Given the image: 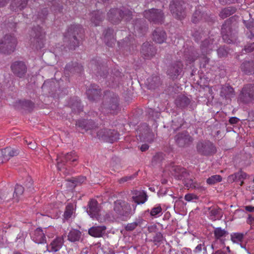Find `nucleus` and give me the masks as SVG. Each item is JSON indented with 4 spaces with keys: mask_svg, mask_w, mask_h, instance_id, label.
<instances>
[{
    "mask_svg": "<svg viewBox=\"0 0 254 254\" xmlns=\"http://www.w3.org/2000/svg\"><path fill=\"white\" fill-rule=\"evenodd\" d=\"M105 101L100 108V111L105 114H115L119 109L118 96L113 93L106 92L104 96Z\"/></svg>",
    "mask_w": 254,
    "mask_h": 254,
    "instance_id": "obj_1",
    "label": "nucleus"
},
{
    "mask_svg": "<svg viewBox=\"0 0 254 254\" xmlns=\"http://www.w3.org/2000/svg\"><path fill=\"white\" fill-rule=\"evenodd\" d=\"M83 29L79 24H72L67 29L64 35V42L68 43V46L70 49H75L79 46V40L76 35L81 34Z\"/></svg>",
    "mask_w": 254,
    "mask_h": 254,
    "instance_id": "obj_2",
    "label": "nucleus"
},
{
    "mask_svg": "<svg viewBox=\"0 0 254 254\" xmlns=\"http://www.w3.org/2000/svg\"><path fill=\"white\" fill-rule=\"evenodd\" d=\"M30 36L31 46L33 49L40 50L44 47L46 33L41 27L39 25L34 27Z\"/></svg>",
    "mask_w": 254,
    "mask_h": 254,
    "instance_id": "obj_3",
    "label": "nucleus"
},
{
    "mask_svg": "<svg viewBox=\"0 0 254 254\" xmlns=\"http://www.w3.org/2000/svg\"><path fill=\"white\" fill-rule=\"evenodd\" d=\"M109 20L113 24L118 23L123 19L127 21L131 18L132 12L128 9H111L108 13Z\"/></svg>",
    "mask_w": 254,
    "mask_h": 254,
    "instance_id": "obj_4",
    "label": "nucleus"
},
{
    "mask_svg": "<svg viewBox=\"0 0 254 254\" xmlns=\"http://www.w3.org/2000/svg\"><path fill=\"white\" fill-rule=\"evenodd\" d=\"M17 45V40L13 35H5L0 40V52L4 54L13 53Z\"/></svg>",
    "mask_w": 254,
    "mask_h": 254,
    "instance_id": "obj_5",
    "label": "nucleus"
},
{
    "mask_svg": "<svg viewBox=\"0 0 254 254\" xmlns=\"http://www.w3.org/2000/svg\"><path fill=\"white\" fill-rule=\"evenodd\" d=\"M114 211L117 217L126 220L129 215L131 207L129 203L122 200H117L114 202Z\"/></svg>",
    "mask_w": 254,
    "mask_h": 254,
    "instance_id": "obj_6",
    "label": "nucleus"
},
{
    "mask_svg": "<svg viewBox=\"0 0 254 254\" xmlns=\"http://www.w3.org/2000/svg\"><path fill=\"white\" fill-rule=\"evenodd\" d=\"M197 152L201 155L210 156L215 154L217 149L215 145L209 140L199 141L196 145Z\"/></svg>",
    "mask_w": 254,
    "mask_h": 254,
    "instance_id": "obj_7",
    "label": "nucleus"
},
{
    "mask_svg": "<svg viewBox=\"0 0 254 254\" xmlns=\"http://www.w3.org/2000/svg\"><path fill=\"white\" fill-rule=\"evenodd\" d=\"M254 100V84L244 86L238 97L239 102L247 104Z\"/></svg>",
    "mask_w": 254,
    "mask_h": 254,
    "instance_id": "obj_8",
    "label": "nucleus"
},
{
    "mask_svg": "<svg viewBox=\"0 0 254 254\" xmlns=\"http://www.w3.org/2000/svg\"><path fill=\"white\" fill-rule=\"evenodd\" d=\"M185 4L183 0H173L170 4V9L173 15L180 20L186 16L185 9L183 6Z\"/></svg>",
    "mask_w": 254,
    "mask_h": 254,
    "instance_id": "obj_9",
    "label": "nucleus"
},
{
    "mask_svg": "<svg viewBox=\"0 0 254 254\" xmlns=\"http://www.w3.org/2000/svg\"><path fill=\"white\" fill-rule=\"evenodd\" d=\"M144 17L150 22L155 24H162L164 21V14L162 10L151 8L144 12Z\"/></svg>",
    "mask_w": 254,
    "mask_h": 254,
    "instance_id": "obj_10",
    "label": "nucleus"
},
{
    "mask_svg": "<svg viewBox=\"0 0 254 254\" xmlns=\"http://www.w3.org/2000/svg\"><path fill=\"white\" fill-rule=\"evenodd\" d=\"M217 41L218 39H216V38H211L209 37L202 42L200 46V49L202 55L204 56L203 58L205 64L208 63L209 62V59L205 56L209 54L213 49L217 47Z\"/></svg>",
    "mask_w": 254,
    "mask_h": 254,
    "instance_id": "obj_11",
    "label": "nucleus"
},
{
    "mask_svg": "<svg viewBox=\"0 0 254 254\" xmlns=\"http://www.w3.org/2000/svg\"><path fill=\"white\" fill-rule=\"evenodd\" d=\"M97 134L99 139L110 143L119 138V133L114 129H102L97 132Z\"/></svg>",
    "mask_w": 254,
    "mask_h": 254,
    "instance_id": "obj_12",
    "label": "nucleus"
},
{
    "mask_svg": "<svg viewBox=\"0 0 254 254\" xmlns=\"http://www.w3.org/2000/svg\"><path fill=\"white\" fill-rule=\"evenodd\" d=\"M78 158V157L74 151L67 153L63 156H58L57 167L59 169H61L65 162H69L72 165H75Z\"/></svg>",
    "mask_w": 254,
    "mask_h": 254,
    "instance_id": "obj_13",
    "label": "nucleus"
},
{
    "mask_svg": "<svg viewBox=\"0 0 254 254\" xmlns=\"http://www.w3.org/2000/svg\"><path fill=\"white\" fill-rule=\"evenodd\" d=\"M231 29V21L229 20L225 21L222 26L221 34L224 42L228 44L233 43L235 40Z\"/></svg>",
    "mask_w": 254,
    "mask_h": 254,
    "instance_id": "obj_14",
    "label": "nucleus"
},
{
    "mask_svg": "<svg viewBox=\"0 0 254 254\" xmlns=\"http://www.w3.org/2000/svg\"><path fill=\"white\" fill-rule=\"evenodd\" d=\"M12 72L17 76L23 77L27 72V66L22 61H15L11 65Z\"/></svg>",
    "mask_w": 254,
    "mask_h": 254,
    "instance_id": "obj_15",
    "label": "nucleus"
},
{
    "mask_svg": "<svg viewBox=\"0 0 254 254\" xmlns=\"http://www.w3.org/2000/svg\"><path fill=\"white\" fill-rule=\"evenodd\" d=\"M175 140L177 144L180 147H184L190 144L193 138L190 135L187 131H183L178 133L175 136Z\"/></svg>",
    "mask_w": 254,
    "mask_h": 254,
    "instance_id": "obj_16",
    "label": "nucleus"
},
{
    "mask_svg": "<svg viewBox=\"0 0 254 254\" xmlns=\"http://www.w3.org/2000/svg\"><path fill=\"white\" fill-rule=\"evenodd\" d=\"M183 64L181 61H177L169 66L168 74L173 79H176L182 71Z\"/></svg>",
    "mask_w": 254,
    "mask_h": 254,
    "instance_id": "obj_17",
    "label": "nucleus"
},
{
    "mask_svg": "<svg viewBox=\"0 0 254 254\" xmlns=\"http://www.w3.org/2000/svg\"><path fill=\"white\" fill-rule=\"evenodd\" d=\"M87 213L92 218L99 220V214L100 208L97 201L95 199H91L88 202Z\"/></svg>",
    "mask_w": 254,
    "mask_h": 254,
    "instance_id": "obj_18",
    "label": "nucleus"
},
{
    "mask_svg": "<svg viewBox=\"0 0 254 254\" xmlns=\"http://www.w3.org/2000/svg\"><path fill=\"white\" fill-rule=\"evenodd\" d=\"M64 244L63 237H57L51 243L47 246V251L50 253H56L59 251Z\"/></svg>",
    "mask_w": 254,
    "mask_h": 254,
    "instance_id": "obj_19",
    "label": "nucleus"
},
{
    "mask_svg": "<svg viewBox=\"0 0 254 254\" xmlns=\"http://www.w3.org/2000/svg\"><path fill=\"white\" fill-rule=\"evenodd\" d=\"M31 237L32 240L36 243L43 244L46 242L45 234L40 228H38L35 230L32 233Z\"/></svg>",
    "mask_w": 254,
    "mask_h": 254,
    "instance_id": "obj_20",
    "label": "nucleus"
},
{
    "mask_svg": "<svg viewBox=\"0 0 254 254\" xmlns=\"http://www.w3.org/2000/svg\"><path fill=\"white\" fill-rule=\"evenodd\" d=\"M141 53L144 56L145 58L150 59L155 56L156 50L152 45L147 42L143 44Z\"/></svg>",
    "mask_w": 254,
    "mask_h": 254,
    "instance_id": "obj_21",
    "label": "nucleus"
},
{
    "mask_svg": "<svg viewBox=\"0 0 254 254\" xmlns=\"http://www.w3.org/2000/svg\"><path fill=\"white\" fill-rule=\"evenodd\" d=\"M18 154V152L17 150L11 147H6L0 151V155H1L3 163L8 161L10 157L16 156Z\"/></svg>",
    "mask_w": 254,
    "mask_h": 254,
    "instance_id": "obj_22",
    "label": "nucleus"
},
{
    "mask_svg": "<svg viewBox=\"0 0 254 254\" xmlns=\"http://www.w3.org/2000/svg\"><path fill=\"white\" fill-rule=\"evenodd\" d=\"M101 89L96 84H91L86 91V94L90 100H95L100 95Z\"/></svg>",
    "mask_w": 254,
    "mask_h": 254,
    "instance_id": "obj_23",
    "label": "nucleus"
},
{
    "mask_svg": "<svg viewBox=\"0 0 254 254\" xmlns=\"http://www.w3.org/2000/svg\"><path fill=\"white\" fill-rule=\"evenodd\" d=\"M166 38V32L161 28H156L153 33V40L157 43H163Z\"/></svg>",
    "mask_w": 254,
    "mask_h": 254,
    "instance_id": "obj_24",
    "label": "nucleus"
},
{
    "mask_svg": "<svg viewBox=\"0 0 254 254\" xmlns=\"http://www.w3.org/2000/svg\"><path fill=\"white\" fill-rule=\"evenodd\" d=\"M106 230L105 226H93L88 230V234L94 237H101L105 234Z\"/></svg>",
    "mask_w": 254,
    "mask_h": 254,
    "instance_id": "obj_25",
    "label": "nucleus"
},
{
    "mask_svg": "<svg viewBox=\"0 0 254 254\" xmlns=\"http://www.w3.org/2000/svg\"><path fill=\"white\" fill-rule=\"evenodd\" d=\"M132 198L135 203L139 204L144 203L147 200V196L143 191L134 190Z\"/></svg>",
    "mask_w": 254,
    "mask_h": 254,
    "instance_id": "obj_26",
    "label": "nucleus"
},
{
    "mask_svg": "<svg viewBox=\"0 0 254 254\" xmlns=\"http://www.w3.org/2000/svg\"><path fill=\"white\" fill-rule=\"evenodd\" d=\"M220 95L221 97L225 99H230L234 97L235 91L233 87L229 85H224L222 86Z\"/></svg>",
    "mask_w": 254,
    "mask_h": 254,
    "instance_id": "obj_27",
    "label": "nucleus"
},
{
    "mask_svg": "<svg viewBox=\"0 0 254 254\" xmlns=\"http://www.w3.org/2000/svg\"><path fill=\"white\" fill-rule=\"evenodd\" d=\"M28 0H12L10 9L13 11H19L24 9L27 5Z\"/></svg>",
    "mask_w": 254,
    "mask_h": 254,
    "instance_id": "obj_28",
    "label": "nucleus"
},
{
    "mask_svg": "<svg viewBox=\"0 0 254 254\" xmlns=\"http://www.w3.org/2000/svg\"><path fill=\"white\" fill-rule=\"evenodd\" d=\"M143 21V20L141 19L136 20L133 26L135 35L138 34V36H141L147 31V27L144 24Z\"/></svg>",
    "mask_w": 254,
    "mask_h": 254,
    "instance_id": "obj_29",
    "label": "nucleus"
},
{
    "mask_svg": "<svg viewBox=\"0 0 254 254\" xmlns=\"http://www.w3.org/2000/svg\"><path fill=\"white\" fill-rule=\"evenodd\" d=\"M213 233L215 240H219L222 244H224V238L228 234V232L221 227H217L214 229Z\"/></svg>",
    "mask_w": 254,
    "mask_h": 254,
    "instance_id": "obj_30",
    "label": "nucleus"
},
{
    "mask_svg": "<svg viewBox=\"0 0 254 254\" xmlns=\"http://www.w3.org/2000/svg\"><path fill=\"white\" fill-rule=\"evenodd\" d=\"M95 123L92 120H80L76 122V126L85 130L93 129Z\"/></svg>",
    "mask_w": 254,
    "mask_h": 254,
    "instance_id": "obj_31",
    "label": "nucleus"
},
{
    "mask_svg": "<svg viewBox=\"0 0 254 254\" xmlns=\"http://www.w3.org/2000/svg\"><path fill=\"white\" fill-rule=\"evenodd\" d=\"M240 68L246 74H254V62H244L241 65Z\"/></svg>",
    "mask_w": 254,
    "mask_h": 254,
    "instance_id": "obj_32",
    "label": "nucleus"
},
{
    "mask_svg": "<svg viewBox=\"0 0 254 254\" xmlns=\"http://www.w3.org/2000/svg\"><path fill=\"white\" fill-rule=\"evenodd\" d=\"M105 42L109 47H112L116 42L114 37V30L112 29L108 28L106 30L104 36Z\"/></svg>",
    "mask_w": 254,
    "mask_h": 254,
    "instance_id": "obj_33",
    "label": "nucleus"
},
{
    "mask_svg": "<svg viewBox=\"0 0 254 254\" xmlns=\"http://www.w3.org/2000/svg\"><path fill=\"white\" fill-rule=\"evenodd\" d=\"M174 172L173 175L178 180H182L185 179L188 175L186 169L180 166H176L173 168Z\"/></svg>",
    "mask_w": 254,
    "mask_h": 254,
    "instance_id": "obj_34",
    "label": "nucleus"
},
{
    "mask_svg": "<svg viewBox=\"0 0 254 254\" xmlns=\"http://www.w3.org/2000/svg\"><path fill=\"white\" fill-rule=\"evenodd\" d=\"M145 221L141 217L135 219L133 222L129 223L125 226V229L127 231H132L134 230L137 227H141Z\"/></svg>",
    "mask_w": 254,
    "mask_h": 254,
    "instance_id": "obj_35",
    "label": "nucleus"
},
{
    "mask_svg": "<svg viewBox=\"0 0 254 254\" xmlns=\"http://www.w3.org/2000/svg\"><path fill=\"white\" fill-rule=\"evenodd\" d=\"M81 237V232L77 229L71 230L67 235V240L71 242L79 241Z\"/></svg>",
    "mask_w": 254,
    "mask_h": 254,
    "instance_id": "obj_36",
    "label": "nucleus"
},
{
    "mask_svg": "<svg viewBox=\"0 0 254 254\" xmlns=\"http://www.w3.org/2000/svg\"><path fill=\"white\" fill-rule=\"evenodd\" d=\"M247 175L246 173L244 172L242 170L230 175L228 177V181L230 182H236L238 181H241L244 180L247 178Z\"/></svg>",
    "mask_w": 254,
    "mask_h": 254,
    "instance_id": "obj_37",
    "label": "nucleus"
},
{
    "mask_svg": "<svg viewBox=\"0 0 254 254\" xmlns=\"http://www.w3.org/2000/svg\"><path fill=\"white\" fill-rule=\"evenodd\" d=\"M177 106L180 108H184L188 106L190 103L189 98L184 95H180L175 100Z\"/></svg>",
    "mask_w": 254,
    "mask_h": 254,
    "instance_id": "obj_38",
    "label": "nucleus"
},
{
    "mask_svg": "<svg viewBox=\"0 0 254 254\" xmlns=\"http://www.w3.org/2000/svg\"><path fill=\"white\" fill-rule=\"evenodd\" d=\"M209 218L212 221L220 220L222 216L221 209L217 208H213L209 211Z\"/></svg>",
    "mask_w": 254,
    "mask_h": 254,
    "instance_id": "obj_39",
    "label": "nucleus"
},
{
    "mask_svg": "<svg viewBox=\"0 0 254 254\" xmlns=\"http://www.w3.org/2000/svg\"><path fill=\"white\" fill-rule=\"evenodd\" d=\"M103 18V13L100 10L95 11L91 13V20L95 26L99 25L100 22L102 21Z\"/></svg>",
    "mask_w": 254,
    "mask_h": 254,
    "instance_id": "obj_40",
    "label": "nucleus"
},
{
    "mask_svg": "<svg viewBox=\"0 0 254 254\" xmlns=\"http://www.w3.org/2000/svg\"><path fill=\"white\" fill-rule=\"evenodd\" d=\"M236 11V8L235 7L229 6L225 7L220 11L219 16L222 19H225L234 14Z\"/></svg>",
    "mask_w": 254,
    "mask_h": 254,
    "instance_id": "obj_41",
    "label": "nucleus"
},
{
    "mask_svg": "<svg viewBox=\"0 0 254 254\" xmlns=\"http://www.w3.org/2000/svg\"><path fill=\"white\" fill-rule=\"evenodd\" d=\"M72 110L76 113H79L82 111V106H81L80 101L77 98L72 99V101L69 103Z\"/></svg>",
    "mask_w": 254,
    "mask_h": 254,
    "instance_id": "obj_42",
    "label": "nucleus"
},
{
    "mask_svg": "<svg viewBox=\"0 0 254 254\" xmlns=\"http://www.w3.org/2000/svg\"><path fill=\"white\" fill-rule=\"evenodd\" d=\"M24 188L21 185H16L15 187L13 193V199L15 201L18 202L20 199L21 196L24 192Z\"/></svg>",
    "mask_w": 254,
    "mask_h": 254,
    "instance_id": "obj_43",
    "label": "nucleus"
},
{
    "mask_svg": "<svg viewBox=\"0 0 254 254\" xmlns=\"http://www.w3.org/2000/svg\"><path fill=\"white\" fill-rule=\"evenodd\" d=\"M75 211L74 205L72 203H69L67 204L65 207V211L64 214V219L67 220L70 218L72 215Z\"/></svg>",
    "mask_w": 254,
    "mask_h": 254,
    "instance_id": "obj_44",
    "label": "nucleus"
},
{
    "mask_svg": "<svg viewBox=\"0 0 254 254\" xmlns=\"http://www.w3.org/2000/svg\"><path fill=\"white\" fill-rule=\"evenodd\" d=\"M147 82L149 89H155V87H158L160 84V78L158 76H154L152 78H148Z\"/></svg>",
    "mask_w": 254,
    "mask_h": 254,
    "instance_id": "obj_45",
    "label": "nucleus"
},
{
    "mask_svg": "<svg viewBox=\"0 0 254 254\" xmlns=\"http://www.w3.org/2000/svg\"><path fill=\"white\" fill-rule=\"evenodd\" d=\"M185 59L189 64L194 62L198 57V54L195 52H189L188 54H185L184 55Z\"/></svg>",
    "mask_w": 254,
    "mask_h": 254,
    "instance_id": "obj_46",
    "label": "nucleus"
},
{
    "mask_svg": "<svg viewBox=\"0 0 254 254\" xmlns=\"http://www.w3.org/2000/svg\"><path fill=\"white\" fill-rule=\"evenodd\" d=\"M206 14L204 13H202L200 11L196 10L192 15L191 21L194 23H196L203 18L205 19Z\"/></svg>",
    "mask_w": 254,
    "mask_h": 254,
    "instance_id": "obj_47",
    "label": "nucleus"
},
{
    "mask_svg": "<svg viewBox=\"0 0 254 254\" xmlns=\"http://www.w3.org/2000/svg\"><path fill=\"white\" fill-rule=\"evenodd\" d=\"M222 178L220 175H215L211 176L206 180V183L210 185H214L222 181Z\"/></svg>",
    "mask_w": 254,
    "mask_h": 254,
    "instance_id": "obj_48",
    "label": "nucleus"
},
{
    "mask_svg": "<svg viewBox=\"0 0 254 254\" xmlns=\"http://www.w3.org/2000/svg\"><path fill=\"white\" fill-rule=\"evenodd\" d=\"M65 68L66 70H68L71 72H77L81 73L83 70V66L77 63H75L73 67H70V64H67Z\"/></svg>",
    "mask_w": 254,
    "mask_h": 254,
    "instance_id": "obj_49",
    "label": "nucleus"
},
{
    "mask_svg": "<svg viewBox=\"0 0 254 254\" xmlns=\"http://www.w3.org/2000/svg\"><path fill=\"white\" fill-rule=\"evenodd\" d=\"M244 235L240 233H234L231 235V240L234 243L242 242L244 239Z\"/></svg>",
    "mask_w": 254,
    "mask_h": 254,
    "instance_id": "obj_50",
    "label": "nucleus"
},
{
    "mask_svg": "<svg viewBox=\"0 0 254 254\" xmlns=\"http://www.w3.org/2000/svg\"><path fill=\"white\" fill-rule=\"evenodd\" d=\"M162 209L160 205H156L152 208L150 211V215L153 217H156L157 215H160L162 213Z\"/></svg>",
    "mask_w": 254,
    "mask_h": 254,
    "instance_id": "obj_51",
    "label": "nucleus"
},
{
    "mask_svg": "<svg viewBox=\"0 0 254 254\" xmlns=\"http://www.w3.org/2000/svg\"><path fill=\"white\" fill-rule=\"evenodd\" d=\"M163 235L160 232H157L155 234L153 237L152 241L154 243L155 245H158L162 242L163 240Z\"/></svg>",
    "mask_w": 254,
    "mask_h": 254,
    "instance_id": "obj_52",
    "label": "nucleus"
},
{
    "mask_svg": "<svg viewBox=\"0 0 254 254\" xmlns=\"http://www.w3.org/2000/svg\"><path fill=\"white\" fill-rule=\"evenodd\" d=\"M217 54L220 58L225 57L228 54V51L227 48L225 47H222L219 48L217 50Z\"/></svg>",
    "mask_w": 254,
    "mask_h": 254,
    "instance_id": "obj_53",
    "label": "nucleus"
},
{
    "mask_svg": "<svg viewBox=\"0 0 254 254\" xmlns=\"http://www.w3.org/2000/svg\"><path fill=\"white\" fill-rule=\"evenodd\" d=\"M204 35V33L201 29L199 30L198 31H195L192 32V36L194 37V40L196 42H198L202 37V35Z\"/></svg>",
    "mask_w": 254,
    "mask_h": 254,
    "instance_id": "obj_54",
    "label": "nucleus"
},
{
    "mask_svg": "<svg viewBox=\"0 0 254 254\" xmlns=\"http://www.w3.org/2000/svg\"><path fill=\"white\" fill-rule=\"evenodd\" d=\"M244 50L247 53L253 51L254 50V42L253 43L248 44L247 46H245Z\"/></svg>",
    "mask_w": 254,
    "mask_h": 254,
    "instance_id": "obj_55",
    "label": "nucleus"
},
{
    "mask_svg": "<svg viewBox=\"0 0 254 254\" xmlns=\"http://www.w3.org/2000/svg\"><path fill=\"white\" fill-rule=\"evenodd\" d=\"M48 14V10L47 8H44L42 10L41 13L39 15L40 18L41 19V21L43 22Z\"/></svg>",
    "mask_w": 254,
    "mask_h": 254,
    "instance_id": "obj_56",
    "label": "nucleus"
},
{
    "mask_svg": "<svg viewBox=\"0 0 254 254\" xmlns=\"http://www.w3.org/2000/svg\"><path fill=\"white\" fill-rule=\"evenodd\" d=\"M132 179H133V177L131 176H125V177H124L121 178L120 179H119L118 181V182L119 183V184H123L129 180H131Z\"/></svg>",
    "mask_w": 254,
    "mask_h": 254,
    "instance_id": "obj_57",
    "label": "nucleus"
},
{
    "mask_svg": "<svg viewBox=\"0 0 254 254\" xmlns=\"http://www.w3.org/2000/svg\"><path fill=\"white\" fill-rule=\"evenodd\" d=\"M239 121L240 120L238 118L233 117L229 119V122L231 125H234L237 124Z\"/></svg>",
    "mask_w": 254,
    "mask_h": 254,
    "instance_id": "obj_58",
    "label": "nucleus"
},
{
    "mask_svg": "<svg viewBox=\"0 0 254 254\" xmlns=\"http://www.w3.org/2000/svg\"><path fill=\"white\" fill-rule=\"evenodd\" d=\"M194 198H195V196L191 193H188L185 196V199L188 201H190Z\"/></svg>",
    "mask_w": 254,
    "mask_h": 254,
    "instance_id": "obj_59",
    "label": "nucleus"
},
{
    "mask_svg": "<svg viewBox=\"0 0 254 254\" xmlns=\"http://www.w3.org/2000/svg\"><path fill=\"white\" fill-rule=\"evenodd\" d=\"M220 3L222 4H225L227 3H233L237 2L238 0H219Z\"/></svg>",
    "mask_w": 254,
    "mask_h": 254,
    "instance_id": "obj_60",
    "label": "nucleus"
},
{
    "mask_svg": "<svg viewBox=\"0 0 254 254\" xmlns=\"http://www.w3.org/2000/svg\"><path fill=\"white\" fill-rule=\"evenodd\" d=\"M247 222L251 225L254 224V217L251 214L248 215Z\"/></svg>",
    "mask_w": 254,
    "mask_h": 254,
    "instance_id": "obj_61",
    "label": "nucleus"
},
{
    "mask_svg": "<svg viewBox=\"0 0 254 254\" xmlns=\"http://www.w3.org/2000/svg\"><path fill=\"white\" fill-rule=\"evenodd\" d=\"M149 145L147 144H142L140 147V150L142 151V152H144V151H146L149 148Z\"/></svg>",
    "mask_w": 254,
    "mask_h": 254,
    "instance_id": "obj_62",
    "label": "nucleus"
},
{
    "mask_svg": "<svg viewBox=\"0 0 254 254\" xmlns=\"http://www.w3.org/2000/svg\"><path fill=\"white\" fill-rule=\"evenodd\" d=\"M245 209L246 211L250 212H254V206L251 205H247L245 206Z\"/></svg>",
    "mask_w": 254,
    "mask_h": 254,
    "instance_id": "obj_63",
    "label": "nucleus"
},
{
    "mask_svg": "<svg viewBox=\"0 0 254 254\" xmlns=\"http://www.w3.org/2000/svg\"><path fill=\"white\" fill-rule=\"evenodd\" d=\"M27 181H28V183L27 184H25V185L26 187L30 188L32 186L33 182L32 179L30 177L28 178Z\"/></svg>",
    "mask_w": 254,
    "mask_h": 254,
    "instance_id": "obj_64",
    "label": "nucleus"
}]
</instances>
